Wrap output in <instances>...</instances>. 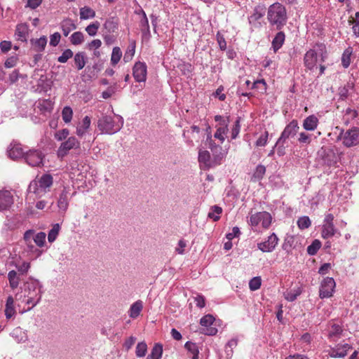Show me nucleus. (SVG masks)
<instances>
[{
    "label": "nucleus",
    "mask_w": 359,
    "mask_h": 359,
    "mask_svg": "<svg viewBox=\"0 0 359 359\" xmlns=\"http://www.w3.org/2000/svg\"><path fill=\"white\" fill-rule=\"evenodd\" d=\"M42 285L38 280L29 278L24 284L21 293L15 295L19 312L24 313L36 306L41 299Z\"/></svg>",
    "instance_id": "1"
},
{
    "label": "nucleus",
    "mask_w": 359,
    "mask_h": 359,
    "mask_svg": "<svg viewBox=\"0 0 359 359\" xmlns=\"http://www.w3.org/2000/svg\"><path fill=\"white\" fill-rule=\"evenodd\" d=\"M46 234L44 232L36 233L34 230L29 229L25 232L23 239L27 247L29 255L36 259L41 256L43 250H40L46 246Z\"/></svg>",
    "instance_id": "2"
},
{
    "label": "nucleus",
    "mask_w": 359,
    "mask_h": 359,
    "mask_svg": "<svg viewBox=\"0 0 359 359\" xmlns=\"http://www.w3.org/2000/svg\"><path fill=\"white\" fill-rule=\"evenodd\" d=\"M53 184V178L50 174H43L41 177H36L35 180L29 183L28 187V195H32L35 198H42L50 191Z\"/></svg>",
    "instance_id": "3"
},
{
    "label": "nucleus",
    "mask_w": 359,
    "mask_h": 359,
    "mask_svg": "<svg viewBox=\"0 0 359 359\" xmlns=\"http://www.w3.org/2000/svg\"><path fill=\"white\" fill-rule=\"evenodd\" d=\"M123 126V118L119 115H104L97 121V128L102 134L113 135Z\"/></svg>",
    "instance_id": "4"
},
{
    "label": "nucleus",
    "mask_w": 359,
    "mask_h": 359,
    "mask_svg": "<svg viewBox=\"0 0 359 359\" xmlns=\"http://www.w3.org/2000/svg\"><path fill=\"white\" fill-rule=\"evenodd\" d=\"M327 50L324 43H316L304 55V65L309 69H313L318 62H323L327 58Z\"/></svg>",
    "instance_id": "5"
},
{
    "label": "nucleus",
    "mask_w": 359,
    "mask_h": 359,
    "mask_svg": "<svg viewBox=\"0 0 359 359\" xmlns=\"http://www.w3.org/2000/svg\"><path fill=\"white\" fill-rule=\"evenodd\" d=\"M267 19L271 26L277 29H282L287 22L285 8L279 3L271 5L268 8Z\"/></svg>",
    "instance_id": "6"
},
{
    "label": "nucleus",
    "mask_w": 359,
    "mask_h": 359,
    "mask_svg": "<svg viewBox=\"0 0 359 359\" xmlns=\"http://www.w3.org/2000/svg\"><path fill=\"white\" fill-rule=\"evenodd\" d=\"M272 222V216L266 211L258 212L251 214L248 219V223L254 231H259L260 228L267 229L270 227Z\"/></svg>",
    "instance_id": "7"
},
{
    "label": "nucleus",
    "mask_w": 359,
    "mask_h": 359,
    "mask_svg": "<svg viewBox=\"0 0 359 359\" xmlns=\"http://www.w3.org/2000/svg\"><path fill=\"white\" fill-rule=\"evenodd\" d=\"M337 140H341L342 144L347 147L357 145L359 143V128L353 127L345 132L341 130Z\"/></svg>",
    "instance_id": "8"
},
{
    "label": "nucleus",
    "mask_w": 359,
    "mask_h": 359,
    "mask_svg": "<svg viewBox=\"0 0 359 359\" xmlns=\"http://www.w3.org/2000/svg\"><path fill=\"white\" fill-rule=\"evenodd\" d=\"M207 142L209 148L211 149L213 154V164L214 167L222 163V160L226 157L227 151H223L222 147L215 144L212 139L210 133H208L207 137Z\"/></svg>",
    "instance_id": "9"
},
{
    "label": "nucleus",
    "mask_w": 359,
    "mask_h": 359,
    "mask_svg": "<svg viewBox=\"0 0 359 359\" xmlns=\"http://www.w3.org/2000/svg\"><path fill=\"white\" fill-rule=\"evenodd\" d=\"M70 187H64L57 201L58 213L64 215L68 209L69 201L72 196Z\"/></svg>",
    "instance_id": "10"
},
{
    "label": "nucleus",
    "mask_w": 359,
    "mask_h": 359,
    "mask_svg": "<svg viewBox=\"0 0 359 359\" xmlns=\"http://www.w3.org/2000/svg\"><path fill=\"white\" fill-rule=\"evenodd\" d=\"M336 287L334 280L330 277H326L320 283L319 297L321 299L332 297Z\"/></svg>",
    "instance_id": "11"
},
{
    "label": "nucleus",
    "mask_w": 359,
    "mask_h": 359,
    "mask_svg": "<svg viewBox=\"0 0 359 359\" xmlns=\"http://www.w3.org/2000/svg\"><path fill=\"white\" fill-rule=\"evenodd\" d=\"M44 155L39 150H29L25 153V160L32 167H38L43 165Z\"/></svg>",
    "instance_id": "12"
},
{
    "label": "nucleus",
    "mask_w": 359,
    "mask_h": 359,
    "mask_svg": "<svg viewBox=\"0 0 359 359\" xmlns=\"http://www.w3.org/2000/svg\"><path fill=\"white\" fill-rule=\"evenodd\" d=\"M318 155L322 157L324 164L327 165H333L337 163L338 156L334 151L330 148L322 147L318 152Z\"/></svg>",
    "instance_id": "13"
},
{
    "label": "nucleus",
    "mask_w": 359,
    "mask_h": 359,
    "mask_svg": "<svg viewBox=\"0 0 359 359\" xmlns=\"http://www.w3.org/2000/svg\"><path fill=\"white\" fill-rule=\"evenodd\" d=\"M278 243V238L273 233L268 236L267 240L257 243V248L263 252H271L273 251Z\"/></svg>",
    "instance_id": "14"
},
{
    "label": "nucleus",
    "mask_w": 359,
    "mask_h": 359,
    "mask_svg": "<svg viewBox=\"0 0 359 359\" xmlns=\"http://www.w3.org/2000/svg\"><path fill=\"white\" fill-rule=\"evenodd\" d=\"M299 129V127L297 121L292 120L285 126L283 131L282 132L280 136V141L283 140L288 141L290 138L294 137L297 135Z\"/></svg>",
    "instance_id": "15"
},
{
    "label": "nucleus",
    "mask_w": 359,
    "mask_h": 359,
    "mask_svg": "<svg viewBox=\"0 0 359 359\" xmlns=\"http://www.w3.org/2000/svg\"><path fill=\"white\" fill-rule=\"evenodd\" d=\"M266 13V9L263 6H257L255 8L253 13L248 18L249 23L254 27L261 26V20Z\"/></svg>",
    "instance_id": "16"
},
{
    "label": "nucleus",
    "mask_w": 359,
    "mask_h": 359,
    "mask_svg": "<svg viewBox=\"0 0 359 359\" xmlns=\"http://www.w3.org/2000/svg\"><path fill=\"white\" fill-rule=\"evenodd\" d=\"M79 141L75 137H69L65 142H62L58 149L59 156H64L67 152L72 149L79 148Z\"/></svg>",
    "instance_id": "17"
},
{
    "label": "nucleus",
    "mask_w": 359,
    "mask_h": 359,
    "mask_svg": "<svg viewBox=\"0 0 359 359\" xmlns=\"http://www.w3.org/2000/svg\"><path fill=\"white\" fill-rule=\"evenodd\" d=\"M133 76L137 82H143L147 79V65L144 62H137L133 69Z\"/></svg>",
    "instance_id": "18"
},
{
    "label": "nucleus",
    "mask_w": 359,
    "mask_h": 359,
    "mask_svg": "<svg viewBox=\"0 0 359 359\" xmlns=\"http://www.w3.org/2000/svg\"><path fill=\"white\" fill-rule=\"evenodd\" d=\"M13 203L12 193L8 190L0 191V211L8 209Z\"/></svg>",
    "instance_id": "19"
},
{
    "label": "nucleus",
    "mask_w": 359,
    "mask_h": 359,
    "mask_svg": "<svg viewBox=\"0 0 359 359\" xmlns=\"http://www.w3.org/2000/svg\"><path fill=\"white\" fill-rule=\"evenodd\" d=\"M141 13L142 17L140 21V27L142 32V38L143 41H148L151 38L149 21L143 10H141Z\"/></svg>",
    "instance_id": "20"
},
{
    "label": "nucleus",
    "mask_w": 359,
    "mask_h": 359,
    "mask_svg": "<svg viewBox=\"0 0 359 359\" xmlns=\"http://www.w3.org/2000/svg\"><path fill=\"white\" fill-rule=\"evenodd\" d=\"M198 162L201 168L204 170L214 167L213 160L211 159L209 151L206 150H200L198 152Z\"/></svg>",
    "instance_id": "21"
},
{
    "label": "nucleus",
    "mask_w": 359,
    "mask_h": 359,
    "mask_svg": "<svg viewBox=\"0 0 359 359\" xmlns=\"http://www.w3.org/2000/svg\"><path fill=\"white\" fill-rule=\"evenodd\" d=\"M216 132L214 134V137L218 140L222 144L226 137L228 132V122H222L216 125Z\"/></svg>",
    "instance_id": "22"
},
{
    "label": "nucleus",
    "mask_w": 359,
    "mask_h": 359,
    "mask_svg": "<svg viewBox=\"0 0 359 359\" xmlns=\"http://www.w3.org/2000/svg\"><path fill=\"white\" fill-rule=\"evenodd\" d=\"M8 155L11 159L16 160L22 157L25 158V153L24 152L21 144H11L8 150Z\"/></svg>",
    "instance_id": "23"
},
{
    "label": "nucleus",
    "mask_w": 359,
    "mask_h": 359,
    "mask_svg": "<svg viewBox=\"0 0 359 359\" xmlns=\"http://www.w3.org/2000/svg\"><path fill=\"white\" fill-rule=\"evenodd\" d=\"M351 348V346L348 344H339L331 350L330 355L332 358H343Z\"/></svg>",
    "instance_id": "24"
},
{
    "label": "nucleus",
    "mask_w": 359,
    "mask_h": 359,
    "mask_svg": "<svg viewBox=\"0 0 359 359\" xmlns=\"http://www.w3.org/2000/svg\"><path fill=\"white\" fill-rule=\"evenodd\" d=\"M60 29L65 36H67L69 33L76 29V25L71 18H65L60 22Z\"/></svg>",
    "instance_id": "25"
},
{
    "label": "nucleus",
    "mask_w": 359,
    "mask_h": 359,
    "mask_svg": "<svg viewBox=\"0 0 359 359\" xmlns=\"http://www.w3.org/2000/svg\"><path fill=\"white\" fill-rule=\"evenodd\" d=\"M318 123L317 116L310 115L304 120L302 126L307 131H313L317 128Z\"/></svg>",
    "instance_id": "26"
},
{
    "label": "nucleus",
    "mask_w": 359,
    "mask_h": 359,
    "mask_svg": "<svg viewBox=\"0 0 359 359\" xmlns=\"http://www.w3.org/2000/svg\"><path fill=\"white\" fill-rule=\"evenodd\" d=\"M91 119L88 116H86L81 122H80L76 127V135L81 137H83L88 131L90 126Z\"/></svg>",
    "instance_id": "27"
},
{
    "label": "nucleus",
    "mask_w": 359,
    "mask_h": 359,
    "mask_svg": "<svg viewBox=\"0 0 359 359\" xmlns=\"http://www.w3.org/2000/svg\"><path fill=\"white\" fill-rule=\"evenodd\" d=\"M143 309V302L137 300L131 304L128 310V316L133 319L137 318Z\"/></svg>",
    "instance_id": "28"
},
{
    "label": "nucleus",
    "mask_w": 359,
    "mask_h": 359,
    "mask_svg": "<svg viewBox=\"0 0 359 359\" xmlns=\"http://www.w3.org/2000/svg\"><path fill=\"white\" fill-rule=\"evenodd\" d=\"M354 91V83L352 81L347 82L346 85L339 88V95L340 99L345 100L351 95Z\"/></svg>",
    "instance_id": "29"
},
{
    "label": "nucleus",
    "mask_w": 359,
    "mask_h": 359,
    "mask_svg": "<svg viewBox=\"0 0 359 359\" xmlns=\"http://www.w3.org/2000/svg\"><path fill=\"white\" fill-rule=\"evenodd\" d=\"M4 313L6 319L14 317L16 313L14 306V299L12 296H8L6 299Z\"/></svg>",
    "instance_id": "30"
},
{
    "label": "nucleus",
    "mask_w": 359,
    "mask_h": 359,
    "mask_svg": "<svg viewBox=\"0 0 359 359\" xmlns=\"http://www.w3.org/2000/svg\"><path fill=\"white\" fill-rule=\"evenodd\" d=\"M10 334L18 343H24L28 339L27 332L20 327L13 329Z\"/></svg>",
    "instance_id": "31"
},
{
    "label": "nucleus",
    "mask_w": 359,
    "mask_h": 359,
    "mask_svg": "<svg viewBox=\"0 0 359 359\" xmlns=\"http://www.w3.org/2000/svg\"><path fill=\"white\" fill-rule=\"evenodd\" d=\"M37 108L43 114H50L53 109V102L50 100H39Z\"/></svg>",
    "instance_id": "32"
},
{
    "label": "nucleus",
    "mask_w": 359,
    "mask_h": 359,
    "mask_svg": "<svg viewBox=\"0 0 359 359\" xmlns=\"http://www.w3.org/2000/svg\"><path fill=\"white\" fill-rule=\"evenodd\" d=\"M285 39V35L284 32H279L276 34L271 43V47L275 53H276L282 47Z\"/></svg>",
    "instance_id": "33"
},
{
    "label": "nucleus",
    "mask_w": 359,
    "mask_h": 359,
    "mask_svg": "<svg viewBox=\"0 0 359 359\" xmlns=\"http://www.w3.org/2000/svg\"><path fill=\"white\" fill-rule=\"evenodd\" d=\"M15 34L18 41H26L28 34V27L25 24L18 25Z\"/></svg>",
    "instance_id": "34"
},
{
    "label": "nucleus",
    "mask_w": 359,
    "mask_h": 359,
    "mask_svg": "<svg viewBox=\"0 0 359 359\" xmlns=\"http://www.w3.org/2000/svg\"><path fill=\"white\" fill-rule=\"evenodd\" d=\"M31 43L35 51L41 52L45 49L47 43V39L46 36H43L39 39H32Z\"/></svg>",
    "instance_id": "35"
},
{
    "label": "nucleus",
    "mask_w": 359,
    "mask_h": 359,
    "mask_svg": "<svg viewBox=\"0 0 359 359\" xmlns=\"http://www.w3.org/2000/svg\"><path fill=\"white\" fill-rule=\"evenodd\" d=\"M337 231L334 224H323L322 227V237L323 238H329L332 237Z\"/></svg>",
    "instance_id": "36"
},
{
    "label": "nucleus",
    "mask_w": 359,
    "mask_h": 359,
    "mask_svg": "<svg viewBox=\"0 0 359 359\" xmlns=\"http://www.w3.org/2000/svg\"><path fill=\"white\" fill-rule=\"evenodd\" d=\"M222 213V208L217 205H212L210 208L208 214V217L217 222L220 219V215Z\"/></svg>",
    "instance_id": "37"
},
{
    "label": "nucleus",
    "mask_w": 359,
    "mask_h": 359,
    "mask_svg": "<svg viewBox=\"0 0 359 359\" xmlns=\"http://www.w3.org/2000/svg\"><path fill=\"white\" fill-rule=\"evenodd\" d=\"M184 347L191 355V359H198L199 351L196 344L191 341H187Z\"/></svg>",
    "instance_id": "38"
},
{
    "label": "nucleus",
    "mask_w": 359,
    "mask_h": 359,
    "mask_svg": "<svg viewBox=\"0 0 359 359\" xmlns=\"http://www.w3.org/2000/svg\"><path fill=\"white\" fill-rule=\"evenodd\" d=\"M79 14L81 20H88L93 18L95 16V11L88 6H84L81 8L79 11Z\"/></svg>",
    "instance_id": "39"
},
{
    "label": "nucleus",
    "mask_w": 359,
    "mask_h": 359,
    "mask_svg": "<svg viewBox=\"0 0 359 359\" xmlns=\"http://www.w3.org/2000/svg\"><path fill=\"white\" fill-rule=\"evenodd\" d=\"M74 63L79 70L82 69L86 65V55L83 52H79L74 55Z\"/></svg>",
    "instance_id": "40"
},
{
    "label": "nucleus",
    "mask_w": 359,
    "mask_h": 359,
    "mask_svg": "<svg viewBox=\"0 0 359 359\" xmlns=\"http://www.w3.org/2000/svg\"><path fill=\"white\" fill-rule=\"evenodd\" d=\"M163 354V346L160 344H156L153 347L151 353L147 356L149 359H161Z\"/></svg>",
    "instance_id": "41"
},
{
    "label": "nucleus",
    "mask_w": 359,
    "mask_h": 359,
    "mask_svg": "<svg viewBox=\"0 0 359 359\" xmlns=\"http://www.w3.org/2000/svg\"><path fill=\"white\" fill-rule=\"evenodd\" d=\"M357 116H358V112H357L356 110H355L353 109H351L350 107H348L344 111V123L348 125Z\"/></svg>",
    "instance_id": "42"
},
{
    "label": "nucleus",
    "mask_w": 359,
    "mask_h": 359,
    "mask_svg": "<svg viewBox=\"0 0 359 359\" xmlns=\"http://www.w3.org/2000/svg\"><path fill=\"white\" fill-rule=\"evenodd\" d=\"M288 147V141L283 140L280 141L279 137L275 144L276 148L277 154L279 156H284L285 154V149Z\"/></svg>",
    "instance_id": "43"
},
{
    "label": "nucleus",
    "mask_w": 359,
    "mask_h": 359,
    "mask_svg": "<svg viewBox=\"0 0 359 359\" xmlns=\"http://www.w3.org/2000/svg\"><path fill=\"white\" fill-rule=\"evenodd\" d=\"M69 40L74 46L81 45L84 41V34L81 32H75L70 36Z\"/></svg>",
    "instance_id": "44"
},
{
    "label": "nucleus",
    "mask_w": 359,
    "mask_h": 359,
    "mask_svg": "<svg viewBox=\"0 0 359 359\" xmlns=\"http://www.w3.org/2000/svg\"><path fill=\"white\" fill-rule=\"evenodd\" d=\"M301 293H302V290L299 287H298L296 289L286 291L284 293V297H285V299H287V301L293 302L297 298L298 296L300 295Z\"/></svg>",
    "instance_id": "45"
},
{
    "label": "nucleus",
    "mask_w": 359,
    "mask_h": 359,
    "mask_svg": "<svg viewBox=\"0 0 359 359\" xmlns=\"http://www.w3.org/2000/svg\"><path fill=\"white\" fill-rule=\"evenodd\" d=\"M60 230V226L59 224H55L53 226V227L49 231L48 234V241L49 243H53L56 240V238L59 234Z\"/></svg>",
    "instance_id": "46"
},
{
    "label": "nucleus",
    "mask_w": 359,
    "mask_h": 359,
    "mask_svg": "<svg viewBox=\"0 0 359 359\" xmlns=\"http://www.w3.org/2000/svg\"><path fill=\"white\" fill-rule=\"evenodd\" d=\"M122 57V51L119 47H114L112 50L111 55V63L112 65H116Z\"/></svg>",
    "instance_id": "47"
},
{
    "label": "nucleus",
    "mask_w": 359,
    "mask_h": 359,
    "mask_svg": "<svg viewBox=\"0 0 359 359\" xmlns=\"http://www.w3.org/2000/svg\"><path fill=\"white\" fill-rule=\"evenodd\" d=\"M266 172V168L263 165H258L252 175L253 181H259L262 180Z\"/></svg>",
    "instance_id": "48"
},
{
    "label": "nucleus",
    "mask_w": 359,
    "mask_h": 359,
    "mask_svg": "<svg viewBox=\"0 0 359 359\" xmlns=\"http://www.w3.org/2000/svg\"><path fill=\"white\" fill-rule=\"evenodd\" d=\"M352 54V49L351 48H346L341 57V64L344 68L349 67L351 64V56Z\"/></svg>",
    "instance_id": "49"
},
{
    "label": "nucleus",
    "mask_w": 359,
    "mask_h": 359,
    "mask_svg": "<svg viewBox=\"0 0 359 359\" xmlns=\"http://www.w3.org/2000/svg\"><path fill=\"white\" fill-rule=\"evenodd\" d=\"M320 247L321 242L319 240L316 239L307 247V252L310 255H315Z\"/></svg>",
    "instance_id": "50"
},
{
    "label": "nucleus",
    "mask_w": 359,
    "mask_h": 359,
    "mask_svg": "<svg viewBox=\"0 0 359 359\" xmlns=\"http://www.w3.org/2000/svg\"><path fill=\"white\" fill-rule=\"evenodd\" d=\"M73 116V111L70 107L66 106L62 111V118L65 123H69Z\"/></svg>",
    "instance_id": "51"
},
{
    "label": "nucleus",
    "mask_w": 359,
    "mask_h": 359,
    "mask_svg": "<svg viewBox=\"0 0 359 359\" xmlns=\"http://www.w3.org/2000/svg\"><path fill=\"white\" fill-rule=\"evenodd\" d=\"M100 24L98 21H95L86 27V32L90 36H94L97 34V32L100 28Z\"/></svg>",
    "instance_id": "52"
},
{
    "label": "nucleus",
    "mask_w": 359,
    "mask_h": 359,
    "mask_svg": "<svg viewBox=\"0 0 359 359\" xmlns=\"http://www.w3.org/2000/svg\"><path fill=\"white\" fill-rule=\"evenodd\" d=\"M311 224V222L307 216L301 217L297 220V226L300 229H308Z\"/></svg>",
    "instance_id": "53"
},
{
    "label": "nucleus",
    "mask_w": 359,
    "mask_h": 359,
    "mask_svg": "<svg viewBox=\"0 0 359 359\" xmlns=\"http://www.w3.org/2000/svg\"><path fill=\"white\" fill-rule=\"evenodd\" d=\"M8 278L11 287L13 289L16 288L19 284V278L17 276V273L15 271H11L8 273Z\"/></svg>",
    "instance_id": "54"
},
{
    "label": "nucleus",
    "mask_w": 359,
    "mask_h": 359,
    "mask_svg": "<svg viewBox=\"0 0 359 359\" xmlns=\"http://www.w3.org/2000/svg\"><path fill=\"white\" fill-rule=\"evenodd\" d=\"M147 351V346L144 342H140L136 346L135 353L139 358L144 357Z\"/></svg>",
    "instance_id": "55"
},
{
    "label": "nucleus",
    "mask_w": 359,
    "mask_h": 359,
    "mask_svg": "<svg viewBox=\"0 0 359 359\" xmlns=\"http://www.w3.org/2000/svg\"><path fill=\"white\" fill-rule=\"evenodd\" d=\"M262 280L259 276L252 278L249 282V287L250 290L255 291L261 287Z\"/></svg>",
    "instance_id": "56"
},
{
    "label": "nucleus",
    "mask_w": 359,
    "mask_h": 359,
    "mask_svg": "<svg viewBox=\"0 0 359 359\" xmlns=\"http://www.w3.org/2000/svg\"><path fill=\"white\" fill-rule=\"evenodd\" d=\"M269 133L265 130L261 135L259 137L257 140L255 142V145L257 147H264L268 142Z\"/></svg>",
    "instance_id": "57"
},
{
    "label": "nucleus",
    "mask_w": 359,
    "mask_h": 359,
    "mask_svg": "<svg viewBox=\"0 0 359 359\" xmlns=\"http://www.w3.org/2000/svg\"><path fill=\"white\" fill-rule=\"evenodd\" d=\"M241 130L240 118H238L235 121L231 131V137L232 140H235Z\"/></svg>",
    "instance_id": "58"
},
{
    "label": "nucleus",
    "mask_w": 359,
    "mask_h": 359,
    "mask_svg": "<svg viewBox=\"0 0 359 359\" xmlns=\"http://www.w3.org/2000/svg\"><path fill=\"white\" fill-rule=\"evenodd\" d=\"M73 55V52L70 49H66L62 55L58 57L57 61L60 63H65Z\"/></svg>",
    "instance_id": "59"
},
{
    "label": "nucleus",
    "mask_w": 359,
    "mask_h": 359,
    "mask_svg": "<svg viewBox=\"0 0 359 359\" xmlns=\"http://www.w3.org/2000/svg\"><path fill=\"white\" fill-rule=\"evenodd\" d=\"M311 135L302 132L299 135L298 141L300 144H309L311 142Z\"/></svg>",
    "instance_id": "60"
},
{
    "label": "nucleus",
    "mask_w": 359,
    "mask_h": 359,
    "mask_svg": "<svg viewBox=\"0 0 359 359\" xmlns=\"http://www.w3.org/2000/svg\"><path fill=\"white\" fill-rule=\"evenodd\" d=\"M69 135V131L68 129L65 128L60 130H58L55 134V138L57 141H62L65 140L68 135Z\"/></svg>",
    "instance_id": "61"
},
{
    "label": "nucleus",
    "mask_w": 359,
    "mask_h": 359,
    "mask_svg": "<svg viewBox=\"0 0 359 359\" xmlns=\"http://www.w3.org/2000/svg\"><path fill=\"white\" fill-rule=\"evenodd\" d=\"M214 320V317L212 315L208 314L205 315L201 319L200 323L202 326L209 327L212 325Z\"/></svg>",
    "instance_id": "62"
},
{
    "label": "nucleus",
    "mask_w": 359,
    "mask_h": 359,
    "mask_svg": "<svg viewBox=\"0 0 359 359\" xmlns=\"http://www.w3.org/2000/svg\"><path fill=\"white\" fill-rule=\"evenodd\" d=\"M104 27L109 32H114L118 28L116 23L110 20L105 22Z\"/></svg>",
    "instance_id": "63"
},
{
    "label": "nucleus",
    "mask_w": 359,
    "mask_h": 359,
    "mask_svg": "<svg viewBox=\"0 0 359 359\" xmlns=\"http://www.w3.org/2000/svg\"><path fill=\"white\" fill-rule=\"evenodd\" d=\"M61 35L59 32H55L50 36V45L52 46H56L60 43Z\"/></svg>",
    "instance_id": "64"
}]
</instances>
